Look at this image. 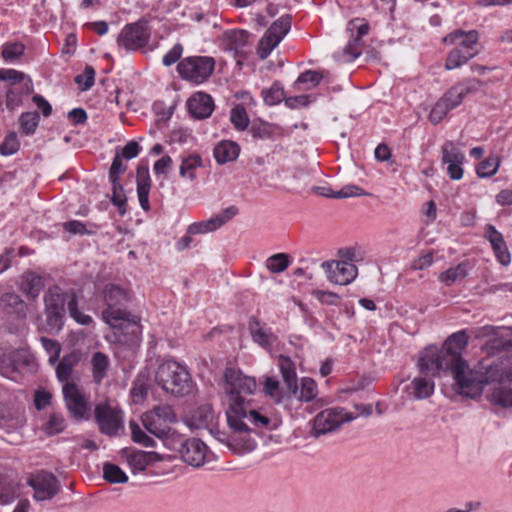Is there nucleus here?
<instances>
[{
  "mask_svg": "<svg viewBox=\"0 0 512 512\" xmlns=\"http://www.w3.org/2000/svg\"><path fill=\"white\" fill-rule=\"evenodd\" d=\"M257 389L255 378L244 375L235 368H226L224 372V392L228 398L226 410L227 423L231 434L210 429V433L216 439L227 444L235 450L250 452L256 446V440L252 434H258V430L276 429L280 421L271 419L258 410L251 407V401H246L241 393L253 394Z\"/></svg>",
  "mask_w": 512,
  "mask_h": 512,
  "instance_id": "f257e3e1",
  "label": "nucleus"
},
{
  "mask_svg": "<svg viewBox=\"0 0 512 512\" xmlns=\"http://www.w3.org/2000/svg\"><path fill=\"white\" fill-rule=\"evenodd\" d=\"M469 336L465 330L449 335L442 347H426L420 354L419 371L431 377L451 376L457 394L474 399L482 394L481 372L470 370L462 353L468 346Z\"/></svg>",
  "mask_w": 512,
  "mask_h": 512,
  "instance_id": "f03ea898",
  "label": "nucleus"
},
{
  "mask_svg": "<svg viewBox=\"0 0 512 512\" xmlns=\"http://www.w3.org/2000/svg\"><path fill=\"white\" fill-rule=\"evenodd\" d=\"M45 330L50 334L58 333L64 325L65 305L69 315L81 325H89L92 318L79 311L75 293L62 292L57 286L49 288L44 295Z\"/></svg>",
  "mask_w": 512,
  "mask_h": 512,
  "instance_id": "7ed1b4c3",
  "label": "nucleus"
},
{
  "mask_svg": "<svg viewBox=\"0 0 512 512\" xmlns=\"http://www.w3.org/2000/svg\"><path fill=\"white\" fill-rule=\"evenodd\" d=\"M155 381L164 392L174 397H184L193 390V380L187 368L173 359L159 364Z\"/></svg>",
  "mask_w": 512,
  "mask_h": 512,
  "instance_id": "20e7f679",
  "label": "nucleus"
},
{
  "mask_svg": "<svg viewBox=\"0 0 512 512\" xmlns=\"http://www.w3.org/2000/svg\"><path fill=\"white\" fill-rule=\"evenodd\" d=\"M144 428L159 439L168 438L170 425L177 422V415L170 405H158L141 416Z\"/></svg>",
  "mask_w": 512,
  "mask_h": 512,
  "instance_id": "39448f33",
  "label": "nucleus"
},
{
  "mask_svg": "<svg viewBox=\"0 0 512 512\" xmlns=\"http://www.w3.org/2000/svg\"><path fill=\"white\" fill-rule=\"evenodd\" d=\"M103 300L106 308L102 311V318L107 324H115L127 315L126 304L130 301V295L121 286L112 283L105 285Z\"/></svg>",
  "mask_w": 512,
  "mask_h": 512,
  "instance_id": "423d86ee",
  "label": "nucleus"
},
{
  "mask_svg": "<svg viewBox=\"0 0 512 512\" xmlns=\"http://www.w3.org/2000/svg\"><path fill=\"white\" fill-rule=\"evenodd\" d=\"M215 69V60L208 56H190L177 65V72L184 80L194 84L206 82Z\"/></svg>",
  "mask_w": 512,
  "mask_h": 512,
  "instance_id": "0eeeda50",
  "label": "nucleus"
},
{
  "mask_svg": "<svg viewBox=\"0 0 512 512\" xmlns=\"http://www.w3.org/2000/svg\"><path fill=\"white\" fill-rule=\"evenodd\" d=\"M108 325L115 329L117 343L127 347L134 354L142 341L140 318L127 311V315L123 316V319L118 320L115 324Z\"/></svg>",
  "mask_w": 512,
  "mask_h": 512,
  "instance_id": "6e6552de",
  "label": "nucleus"
},
{
  "mask_svg": "<svg viewBox=\"0 0 512 512\" xmlns=\"http://www.w3.org/2000/svg\"><path fill=\"white\" fill-rule=\"evenodd\" d=\"M355 417L344 408L333 407L320 411L312 421L310 436L319 438L336 431L342 424L350 422Z\"/></svg>",
  "mask_w": 512,
  "mask_h": 512,
  "instance_id": "1a4fd4ad",
  "label": "nucleus"
},
{
  "mask_svg": "<svg viewBox=\"0 0 512 512\" xmlns=\"http://www.w3.org/2000/svg\"><path fill=\"white\" fill-rule=\"evenodd\" d=\"M35 368V360L26 350L16 349L0 355V374L12 380L26 372L35 371Z\"/></svg>",
  "mask_w": 512,
  "mask_h": 512,
  "instance_id": "9d476101",
  "label": "nucleus"
},
{
  "mask_svg": "<svg viewBox=\"0 0 512 512\" xmlns=\"http://www.w3.org/2000/svg\"><path fill=\"white\" fill-rule=\"evenodd\" d=\"M151 31L146 20L127 24L117 38L119 47L127 51H135L145 47L150 39Z\"/></svg>",
  "mask_w": 512,
  "mask_h": 512,
  "instance_id": "9b49d317",
  "label": "nucleus"
},
{
  "mask_svg": "<svg viewBox=\"0 0 512 512\" xmlns=\"http://www.w3.org/2000/svg\"><path fill=\"white\" fill-rule=\"evenodd\" d=\"M27 484L34 490L33 498L36 501L53 499L61 490L60 481L51 472L40 471L31 476Z\"/></svg>",
  "mask_w": 512,
  "mask_h": 512,
  "instance_id": "f8f14e48",
  "label": "nucleus"
},
{
  "mask_svg": "<svg viewBox=\"0 0 512 512\" xmlns=\"http://www.w3.org/2000/svg\"><path fill=\"white\" fill-rule=\"evenodd\" d=\"M481 372L482 389L485 385L497 382L504 384L512 383V355H506L498 361H493L482 367Z\"/></svg>",
  "mask_w": 512,
  "mask_h": 512,
  "instance_id": "ddd939ff",
  "label": "nucleus"
},
{
  "mask_svg": "<svg viewBox=\"0 0 512 512\" xmlns=\"http://www.w3.org/2000/svg\"><path fill=\"white\" fill-rule=\"evenodd\" d=\"M287 33L288 21L282 16L268 28L260 39L256 49L259 58L266 59Z\"/></svg>",
  "mask_w": 512,
  "mask_h": 512,
  "instance_id": "4468645a",
  "label": "nucleus"
},
{
  "mask_svg": "<svg viewBox=\"0 0 512 512\" xmlns=\"http://www.w3.org/2000/svg\"><path fill=\"white\" fill-rule=\"evenodd\" d=\"M94 417L101 433L114 436L122 428V413L112 408L109 404H97Z\"/></svg>",
  "mask_w": 512,
  "mask_h": 512,
  "instance_id": "2eb2a0df",
  "label": "nucleus"
},
{
  "mask_svg": "<svg viewBox=\"0 0 512 512\" xmlns=\"http://www.w3.org/2000/svg\"><path fill=\"white\" fill-rule=\"evenodd\" d=\"M328 280L337 285H347L357 276V267L348 261H324L321 264Z\"/></svg>",
  "mask_w": 512,
  "mask_h": 512,
  "instance_id": "dca6fc26",
  "label": "nucleus"
},
{
  "mask_svg": "<svg viewBox=\"0 0 512 512\" xmlns=\"http://www.w3.org/2000/svg\"><path fill=\"white\" fill-rule=\"evenodd\" d=\"M63 396L71 415L76 419L84 418L87 412V401L77 385L73 382L65 383L63 385Z\"/></svg>",
  "mask_w": 512,
  "mask_h": 512,
  "instance_id": "f3484780",
  "label": "nucleus"
},
{
  "mask_svg": "<svg viewBox=\"0 0 512 512\" xmlns=\"http://www.w3.org/2000/svg\"><path fill=\"white\" fill-rule=\"evenodd\" d=\"M481 85L480 80L470 78L452 86L444 93L442 98L452 110L458 107L468 94L478 91Z\"/></svg>",
  "mask_w": 512,
  "mask_h": 512,
  "instance_id": "a211bd4d",
  "label": "nucleus"
},
{
  "mask_svg": "<svg viewBox=\"0 0 512 512\" xmlns=\"http://www.w3.org/2000/svg\"><path fill=\"white\" fill-rule=\"evenodd\" d=\"M180 454L189 465L200 467L205 462L207 446L198 438H190L181 445Z\"/></svg>",
  "mask_w": 512,
  "mask_h": 512,
  "instance_id": "6ab92c4d",
  "label": "nucleus"
},
{
  "mask_svg": "<svg viewBox=\"0 0 512 512\" xmlns=\"http://www.w3.org/2000/svg\"><path fill=\"white\" fill-rule=\"evenodd\" d=\"M485 238L490 242L497 260L504 266L511 262V255L501 232L492 224H487L484 228Z\"/></svg>",
  "mask_w": 512,
  "mask_h": 512,
  "instance_id": "aec40b11",
  "label": "nucleus"
},
{
  "mask_svg": "<svg viewBox=\"0 0 512 512\" xmlns=\"http://www.w3.org/2000/svg\"><path fill=\"white\" fill-rule=\"evenodd\" d=\"M492 334L483 349L487 354H495L502 351H508L512 348V339L508 337L509 331L495 328L492 326L484 327V335Z\"/></svg>",
  "mask_w": 512,
  "mask_h": 512,
  "instance_id": "412c9836",
  "label": "nucleus"
},
{
  "mask_svg": "<svg viewBox=\"0 0 512 512\" xmlns=\"http://www.w3.org/2000/svg\"><path fill=\"white\" fill-rule=\"evenodd\" d=\"M189 113L196 119L208 118L214 110L213 98L204 92L193 94L187 101Z\"/></svg>",
  "mask_w": 512,
  "mask_h": 512,
  "instance_id": "4be33fe9",
  "label": "nucleus"
},
{
  "mask_svg": "<svg viewBox=\"0 0 512 512\" xmlns=\"http://www.w3.org/2000/svg\"><path fill=\"white\" fill-rule=\"evenodd\" d=\"M2 311L15 320H23L27 316L28 306L14 292H6L0 297Z\"/></svg>",
  "mask_w": 512,
  "mask_h": 512,
  "instance_id": "5701e85b",
  "label": "nucleus"
},
{
  "mask_svg": "<svg viewBox=\"0 0 512 512\" xmlns=\"http://www.w3.org/2000/svg\"><path fill=\"white\" fill-rule=\"evenodd\" d=\"M121 454L126 459L133 474L145 471L157 456L156 452H146L129 448L122 449Z\"/></svg>",
  "mask_w": 512,
  "mask_h": 512,
  "instance_id": "b1692460",
  "label": "nucleus"
},
{
  "mask_svg": "<svg viewBox=\"0 0 512 512\" xmlns=\"http://www.w3.org/2000/svg\"><path fill=\"white\" fill-rule=\"evenodd\" d=\"M44 288V278L35 272L27 271L21 277L20 290L29 298L36 299Z\"/></svg>",
  "mask_w": 512,
  "mask_h": 512,
  "instance_id": "393cba45",
  "label": "nucleus"
},
{
  "mask_svg": "<svg viewBox=\"0 0 512 512\" xmlns=\"http://www.w3.org/2000/svg\"><path fill=\"white\" fill-rule=\"evenodd\" d=\"M239 153L240 146L236 142L230 140H223L219 142L213 150L216 162L221 165L236 160Z\"/></svg>",
  "mask_w": 512,
  "mask_h": 512,
  "instance_id": "a878e982",
  "label": "nucleus"
},
{
  "mask_svg": "<svg viewBox=\"0 0 512 512\" xmlns=\"http://www.w3.org/2000/svg\"><path fill=\"white\" fill-rule=\"evenodd\" d=\"M214 411L212 406L204 404L199 406L191 415L190 425L196 429H211L214 422Z\"/></svg>",
  "mask_w": 512,
  "mask_h": 512,
  "instance_id": "bb28decb",
  "label": "nucleus"
},
{
  "mask_svg": "<svg viewBox=\"0 0 512 512\" xmlns=\"http://www.w3.org/2000/svg\"><path fill=\"white\" fill-rule=\"evenodd\" d=\"M352 39L347 43L342 51L333 54V58L342 63H350L354 61L361 54V47L363 46L362 37L351 34Z\"/></svg>",
  "mask_w": 512,
  "mask_h": 512,
  "instance_id": "cd10ccee",
  "label": "nucleus"
},
{
  "mask_svg": "<svg viewBox=\"0 0 512 512\" xmlns=\"http://www.w3.org/2000/svg\"><path fill=\"white\" fill-rule=\"evenodd\" d=\"M20 494V484L9 476L0 473V503L9 504Z\"/></svg>",
  "mask_w": 512,
  "mask_h": 512,
  "instance_id": "c85d7f7f",
  "label": "nucleus"
},
{
  "mask_svg": "<svg viewBox=\"0 0 512 512\" xmlns=\"http://www.w3.org/2000/svg\"><path fill=\"white\" fill-rule=\"evenodd\" d=\"M249 33L245 30H227L223 35L225 49L232 52H239L248 41Z\"/></svg>",
  "mask_w": 512,
  "mask_h": 512,
  "instance_id": "c756f323",
  "label": "nucleus"
},
{
  "mask_svg": "<svg viewBox=\"0 0 512 512\" xmlns=\"http://www.w3.org/2000/svg\"><path fill=\"white\" fill-rule=\"evenodd\" d=\"M249 331L253 341L264 348L271 346L276 340V336L264 329L255 317L249 320Z\"/></svg>",
  "mask_w": 512,
  "mask_h": 512,
  "instance_id": "7c9ffc66",
  "label": "nucleus"
},
{
  "mask_svg": "<svg viewBox=\"0 0 512 512\" xmlns=\"http://www.w3.org/2000/svg\"><path fill=\"white\" fill-rule=\"evenodd\" d=\"M478 32L476 30H470L468 32L463 30H456L448 34L445 38V42L451 44H457L458 46L476 49V43L478 41Z\"/></svg>",
  "mask_w": 512,
  "mask_h": 512,
  "instance_id": "2f4dec72",
  "label": "nucleus"
},
{
  "mask_svg": "<svg viewBox=\"0 0 512 512\" xmlns=\"http://www.w3.org/2000/svg\"><path fill=\"white\" fill-rule=\"evenodd\" d=\"M203 166V160L199 154L193 153L182 157L179 167V174L182 178H188L190 181L196 180V169Z\"/></svg>",
  "mask_w": 512,
  "mask_h": 512,
  "instance_id": "473e14b6",
  "label": "nucleus"
},
{
  "mask_svg": "<svg viewBox=\"0 0 512 512\" xmlns=\"http://www.w3.org/2000/svg\"><path fill=\"white\" fill-rule=\"evenodd\" d=\"M93 379L100 383L107 375L110 367L109 357L103 352H95L91 359Z\"/></svg>",
  "mask_w": 512,
  "mask_h": 512,
  "instance_id": "72a5a7b5",
  "label": "nucleus"
},
{
  "mask_svg": "<svg viewBox=\"0 0 512 512\" xmlns=\"http://www.w3.org/2000/svg\"><path fill=\"white\" fill-rule=\"evenodd\" d=\"M411 394L418 400L430 397L434 392V382L426 377H416L410 385Z\"/></svg>",
  "mask_w": 512,
  "mask_h": 512,
  "instance_id": "f704fd0d",
  "label": "nucleus"
},
{
  "mask_svg": "<svg viewBox=\"0 0 512 512\" xmlns=\"http://www.w3.org/2000/svg\"><path fill=\"white\" fill-rule=\"evenodd\" d=\"M149 376L145 372L137 375L131 388V396L135 403L142 402L148 394Z\"/></svg>",
  "mask_w": 512,
  "mask_h": 512,
  "instance_id": "c9c22d12",
  "label": "nucleus"
},
{
  "mask_svg": "<svg viewBox=\"0 0 512 512\" xmlns=\"http://www.w3.org/2000/svg\"><path fill=\"white\" fill-rule=\"evenodd\" d=\"M311 176L306 169H296L290 180V193L302 194L307 191Z\"/></svg>",
  "mask_w": 512,
  "mask_h": 512,
  "instance_id": "e433bc0d",
  "label": "nucleus"
},
{
  "mask_svg": "<svg viewBox=\"0 0 512 512\" xmlns=\"http://www.w3.org/2000/svg\"><path fill=\"white\" fill-rule=\"evenodd\" d=\"M468 267L469 264L467 262H462L457 266L442 272L439 276V279L447 286H450L457 280L463 279L468 275Z\"/></svg>",
  "mask_w": 512,
  "mask_h": 512,
  "instance_id": "4c0bfd02",
  "label": "nucleus"
},
{
  "mask_svg": "<svg viewBox=\"0 0 512 512\" xmlns=\"http://www.w3.org/2000/svg\"><path fill=\"white\" fill-rule=\"evenodd\" d=\"M322 78L323 75L318 71L307 70L298 76L294 82V87L299 90H309L316 87Z\"/></svg>",
  "mask_w": 512,
  "mask_h": 512,
  "instance_id": "58836bf2",
  "label": "nucleus"
},
{
  "mask_svg": "<svg viewBox=\"0 0 512 512\" xmlns=\"http://www.w3.org/2000/svg\"><path fill=\"white\" fill-rule=\"evenodd\" d=\"M500 158L496 155H489L481 161L477 168L476 174L479 178H489L495 175L500 167Z\"/></svg>",
  "mask_w": 512,
  "mask_h": 512,
  "instance_id": "ea45409f",
  "label": "nucleus"
},
{
  "mask_svg": "<svg viewBox=\"0 0 512 512\" xmlns=\"http://www.w3.org/2000/svg\"><path fill=\"white\" fill-rule=\"evenodd\" d=\"M262 97L267 105H276L282 101H284L285 104H288V98L286 97L285 90L278 82H275L268 89H263Z\"/></svg>",
  "mask_w": 512,
  "mask_h": 512,
  "instance_id": "a19ab883",
  "label": "nucleus"
},
{
  "mask_svg": "<svg viewBox=\"0 0 512 512\" xmlns=\"http://www.w3.org/2000/svg\"><path fill=\"white\" fill-rule=\"evenodd\" d=\"M442 163H463L465 160L464 153L455 146L452 141H446L441 147Z\"/></svg>",
  "mask_w": 512,
  "mask_h": 512,
  "instance_id": "79ce46f5",
  "label": "nucleus"
},
{
  "mask_svg": "<svg viewBox=\"0 0 512 512\" xmlns=\"http://www.w3.org/2000/svg\"><path fill=\"white\" fill-rule=\"evenodd\" d=\"M103 478L112 484H122L128 481L126 473L118 465L109 462L103 464Z\"/></svg>",
  "mask_w": 512,
  "mask_h": 512,
  "instance_id": "37998d69",
  "label": "nucleus"
},
{
  "mask_svg": "<svg viewBox=\"0 0 512 512\" xmlns=\"http://www.w3.org/2000/svg\"><path fill=\"white\" fill-rule=\"evenodd\" d=\"M77 363V357L74 354L64 356L56 368V375L60 382L67 383L71 377L73 367Z\"/></svg>",
  "mask_w": 512,
  "mask_h": 512,
  "instance_id": "c03bdc74",
  "label": "nucleus"
},
{
  "mask_svg": "<svg viewBox=\"0 0 512 512\" xmlns=\"http://www.w3.org/2000/svg\"><path fill=\"white\" fill-rule=\"evenodd\" d=\"M40 121L38 112H24L19 117L20 130L25 135L34 134Z\"/></svg>",
  "mask_w": 512,
  "mask_h": 512,
  "instance_id": "a18cd8bd",
  "label": "nucleus"
},
{
  "mask_svg": "<svg viewBox=\"0 0 512 512\" xmlns=\"http://www.w3.org/2000/svg\"><path fill=\"white\" fill-rule=\"evenodd\" d=\"M230 121L237 130L243 131L249 125V117L245 107L241 104L234 106L230 113Z\"/></svg>",
  "mask_w": 512,
  "mask_h": 512,
  "instance_id": "49530a36",
  "label": "nucleus"
},
{
  "mask_svg": "<svg viewBox=\"0 0 512 512\" xmlns=\"http://www.w3.org/2000/svg\"><path fill=\"white\" fill-rule=\"evenodd\" d=\"M490 399L492 402L501 407H512V388H495L490 395Z\"/></svg>",
  "mask_w": 512,
  "mask_h": 512,
  "instance_id": "de8ad7c7",
  "label": "nucleus"
},
{
  "mask_svg": "<svg viewBox=\"0 0 512 512\" xmlns=\"http://www.w3.org/2000/svg\"><path fill=\"white\" fill-rule=\"evenodd\" d=\"M266 268L271 273H280L288 267V254L278 253L270 256L265 263Z\"/></svg>",
  "mask_w": 512,
  "mask_h": 512,
  "instance_id": "09e8293b",
  "label": "nucleus"
},
{
  "mask_svg": "<svg viewBox=\"0 0 512 512\" xmlns=\"http://www.w3.org/2000/svg\"><path fill=\"white\" fill-rule=\"evenodd\" d=\"M263 392L265 395L275 399L277 402L282 397L280 382L275 376H265L263 381Z\"/></svg>",
  "mask_w": 512,
  "mask_h": 512,
  "instance_id": "8fccbe9b",
  "label": "nucleus"
},
{
  "mask_svg": "<svg viewBox=\"0 0 512 512\" xmlns=\"http://www.w3.org/2000/svg\"><path fill=\"white\" fill-rule=\"evenodd\" d=\"M317 394V384L316 382L309 377H304L301 379L300 383V394L299 400L309 402L316 397Z\"/></svg>",
  "mask_w": 512,
  "mask_h": 512,
  "instance_id": "3c124183",
  "label": "nucleus"
},
{
  "mask_svg": "<svg viewBox=\"0 0 512 512\" xmlns=\"http://www.w3.org/2000/svg\"><path fill=\"white\" fill-rule=\"evenodd\" d=\"M65 428V419L60 413H52L44 425V430L48 435H55L62 432Z\"/></svg>",
  "mask_w": 512,
  "mask_h": 512,
  "instance_id": "603ef678",
  "label": "nucleus"
},
{
  "mask_svg": "<svg viewBox=\"0 0 512 512\" xmlns=\"http://www.w3.org/2000/svg\"><path fill=\"white\" fill-rule=\"evenodd\" d=\"M25 51V45L21 42L6 43L2 49V57L5 61L19 59Z\"/></svg>",
  "mask_w": 512,
  "mask_h": 512,
  "instance_id": "864d4df0",
  "label": "nucleus"
},
{
  "mask_svg": "<svg viewBox=\"0 0 512 512\" xmlns=\"http://www.w3.org/2000/svg\"><path fill=\"white\" fill-rule=\"evenodd\" d=\"M450 110L451 108L447 105L443 98H439L429 114V121L434 125L440 123Z\"/></svg>",
  "mask_w": 512,
  "mask_h": 512,
  "instance_id": "5fc2aeb1",
  "label": "nucleus"
},
{
  "mask_svg": "<svg viewBox=\"0 0 512 512\" xmlns=\"http://www.w3.org/2000/svg\"><path fill=\"white\" fill-rule=\"evenodd\" d=\"M20 148V143L15 132L9 133L0 145V153L3 156L15 154Z\"/></svg>",
  "mask_w": 512,
  "mask_h": 512,
  "instance_id": "6e6d98bb",
  "label": "nucleus"
},
{
  "mask_svg": "<svg viewBox=\"0 0 512 512\" xmlns=\"http://www.w3.org/2000/svg\"><path fill=\"white\" fill-rule=\"evenodd\" d=\"M111 202L118 209L120 215H124L127 211V202L124 194L123 186L120 184V188L112 184V197Z\"/></svg>",
  "mask_w": 512,
  "mask_h": 512,
  "instance_id": "4d7b16f0",
  "label": "nucleus"
},
{
  "mask_svg": "<svg viewBox=\"0 0 512 512\" xmlns=\"http://www.w3.org/2000/svg\"><path fill=\"white\" fill-rule=\"evenodd\" d=\"M126 170V167L123 165L121 156L117 153L112 161L110 170H109V179L112 184H115L116 187L120 188L119 177Z\"/></svg>",
  "mask_w": 512,
  "mask_h": 512,
  "instance_id": "13d9d810",
  "label": "nucleus"
},
{
  "mask_svg": "<svg viewBox=\"0 0 512 512\" xmlns=\"http://www.w3.org/2000/svg\"><path fill=\"white\" fill-rule=\"evenodd\" d=\"M74 81L82 85L81 90L87 91L89 90L95 82V70L92 66L87 65L84 69L83 74L77 75Z\"/></svg>",
  "mask_w": 512,
  "mask_h": 512,
  "instance_id": "bf43d9fd",
  "label": "nucleus"
},
{
  "mask_svg": "<svg viewBox=\"0 0 512 512\" xmlns=\"http://www.w3.org/2000/svg\"><path fill=\"white\" fill-rule=\"evenodd\" d=\"M470 60V55H462L455 48L451 50L445 61V68L447 70H452L460 67L461 65L467 63Z\"/></svg>",
  "mask_w": 512,
  "mask_h": 512,
  "instance_id": "052dcab7",
  "label": "nucleus"
},
{
  "mask_svg": "<svg viewBox=\"0 0 512 512\" xmlns=\"http://www.w3.org/2000/svg\"><path fill=\"white\" fill-rule=\"evenodd\" d=\"M217 230L213 219H209L207 221H201V222H195L188 226L187 228V234L190 235H196V234H202L207 232H213Z\"/></svg>",
  "mask_w": 512,
  "mask_h": 512,
  "instance_id": "680f3d73",
  "label": "nucleus"
},
{
  "mask_svg": "<svg viewBox=\"0 0 512 512\" xmlns=\"http://www.w3.org/2000/svg\"><path fill=\"white\" fill-rule=\"evenodd\" d=\"M313 295L322 304H326V305H330V306H338L340 304L341 297L334 292L324 291V290H315V291H313Z\"/></svg>",
  "mask_w": 512,
  "mask_h": 512,
  "instance_id": "e2e57ef3",
  "label": "nucleus"
},
{
  "mask_svg": "<svg viewBox=\"0 0 512 512\" xmlns=\"http://www.w3.org/2000/svg\"><path fill=\"white\" fill-rule=\"evenodd\" d=\"M137 189H150L151 179L147 165H139L136 171Z\"/></svg>",
  "mask_w": 512,
  "mask_h": 512,
  "instance_id": "0e129e2a",
  "label": "nucleus"
},
{
  "mask_svg": "<svg viewBox=\"0 0 512 512\" xmlns=\"http://www.w3.org/2000/svg\"><path fill=\"white\" fill-rule=\"evenodd\" d=\"M25 78V74L14 70V69H1L0 70V80L10 83L11 85H15L21 83Z\"/></svg>",
  "mask_w": 512,
  "mask_h": 512,
  "instance_id": "69168bd1",
  "label": "nucleus"
},
{
  "mask_svg": "<svg viewBox=\"0 0 512 512\" xmlns=\"http://www.w3.org/2000/svg\"><path fill=\"white\" fill-rule=\"evenodd\" d=\"M63 229L71 234L74 235H91L93 234L92 231L87 230L84 223L78 220H70L65 223H63Z\"/></svg>",
  "mask_w": 512,
  "mask_h": 512,
  "instance_id": "338daca9",
  "label": "nucleus"
},
{
  "mask_svg": "<svg viewBox=\"0 0 512 512\" xmlns=\"http://www.w3.org/2000/svg\"><path fill=\"white\" fill-rule=\"evenodd\" d=\"M238 214V208L235 206H230L223 210L220 214L212 217L214 224L217 229H219L222 225L231 220L234 216Z\"/></svg>",
  "mask_w": 512,
  "mask_h": 512,
  "instance_id": "774afa93",
  "label": "nucleus"
}]
</instances>
